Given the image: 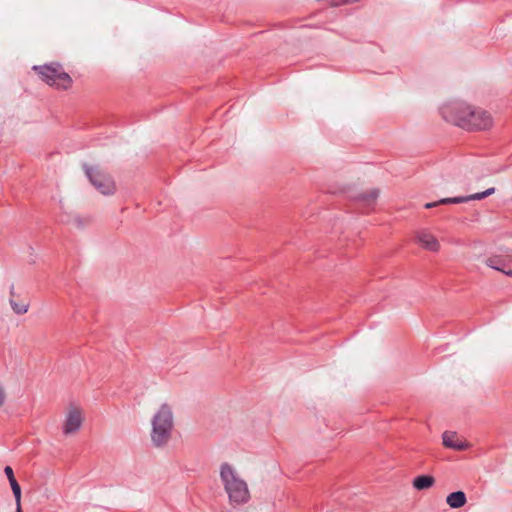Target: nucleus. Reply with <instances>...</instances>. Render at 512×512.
Listing matches in <instances>:
<instances>
[{"instance_id":"obj_1","label":"nucleus","mask_w":512,"mask_h":512,"mask_svg":"<svg viewBox=\"0 0 512 512\" xmlns=\"http://www.w3.org/2000/svg\"><path fill=\"white\" fill-rule=\"evenodd\" d=\"M220 478L232 504H245L250 499L247 483L241 479L231 465L223 463Z\"/></svg>"},{"instance_id":"obj_2","label":"nucleus","mask_w":512,"mask_h":512,"mask_svg":"<svg viewBox=\"0 0 512 512\" xmlns=\"http://www.w3.org/2000/svg\"><path fill=\"white\" fill-rule=\"evenodd\" d=\"M151 441L157 448L164 447L172 436L174 427L173 413L171 407L164 403L153 416Z\"/></svg>"},{"instance_id":"obj_3","label":"nucleus","mask_w":512,"mask_h":512,"mask_svg":"<svg viewBox=\"0 0 512 512\" xmlns=\"http://www.w3.org/2000/svg\"><path fill=\"white\" fill-rule=\"evenodd\" d=\"M33 70L42 81L56 89L67 90L72 85L71 76L64 71L63 66L58 62L33 66Z\"/></svg>"},{"instance_id":"obj_4","label":"nucleus","mask_w":512,"mask_h":512,"mask_svg":"<svg viewBox=\"0 0 512 512\" xmlns=\"http://www.w3.org/2000/svg\"><path fill=\"white\" fill-rule=\"evenodd\" d=\"M471 105L455 100L444 104L440 108L442 118L449 123H452L463 129V123L467 122L466 118L469 116Z\"/></svg>"},{"instance_id":"obj_5","label":"nucleus","mask_w":512,"mask_h":512,"mask_svg":"<svg viewBox=\"0 0 512 512\" xmlns=\"http://www.w3.org/2000/svg\"><path fill=\"white\" fill-rule=\"evenodd\" d=\"M86 176L91 184L102 194L110 195L115 192V183L110 175L101 171L98 167L83 165Z\"/></svg>"},{"instance_id":"obj_6","label":"nucleus","mask_w":512,"mask_h":512,"mask_svg":"<svg viewBox=\"0 0 512 512\" xmlns=\"http://www.w3.org/2000/svg\"><path fill=\"white\" fill-rule=\"evenodd\" d=\"M469 117L466 118L467 122L463 123V129L468 131H481L487 130L492 127L493 119L489 112L471 106Z\"/></svg>"},{"instance_id":"obj_7","label":"nucleus","mask_w":512,"mask_h":512,"mask_svg":"<svg viewBox=\"0 0 512 512\" xmlns=\"http://www.w3.org/2000/svg\"><path fill=\"white\" fill-rule=\"evenodd\" d=\"M495 193V188L494 187H491V188H488L487 190L483 191V192H479V193H475V194H471V195H468V196H457V197H450V198H443V199H440L439 201H436V202H429V203H426L424 205V207L426 209H431V208H434L438 205H443V204H461V203H467L469 201H472V200H482L492 194Z\"/></svg>"},{"instance_id":"obj_8","label":"nucleus","mask_w":512,"mask_h":512,"mask_svg":"<svg viewBox=\"0 0 512 512\" xmlns=\"http://www.w3.org/2000/svg\"><path fill=\"white\" fill-rule=\"evenodd\" d=\"M379 189L373 188L367 192L359 193L353 197L355 204L362 213H368L376 204Z\"/></svg>"},{"instance_id":"obj_9","label":"nucleus","mask_w":512,"mask_h":512,"mask_svg":"<svg viewBox=\"0 0 512 512\" xmlns=\"http://www.w3.org/2000/svg\"><path fill=\"white\" fill-rule=\"evenodd\" d=\"M82 424V415L80 410L72 409L66 416L64 425H63V433L68 435L76 432Z\"/></svg>"},{"instance_id":"obj_10","label":"nucleus","mask_w":512,"mask_h":512,"mask_svg":"<svg viewBox=\"0 0 512 512\" xmlns=\"http://www.w3.org/2000/svg\"><path fill=\"white\" fill-rule=\"evenodd\" d=\"M416 240L424 249L431 252H437L440 249L439 241L428 231H419L416 234Z\"/></svg>"},{"instance_id":"obj_11","label":"nucleus","mask_w":512,"mask_h":512,"mask_svg":"<svg viewBox=\"0 0 512 512\" xmlns=\"http://www.w3.org/2000/svg\"><path fill=\"white\" fill-rule=\"evenodd\" d=\"M443 445L457 451H464L469 447L467 442L459 440L456 432L445 431L442 435Z\"/></svg>"},{"instance_id":"obj_12","label":"nucleus","mask_w":512,"mask_h":512,"mask_svg":"<svg viewBox=\"0 0 512 512\" xmlns=\"http://www.w3.org/2000/svg\"><path fill=\"white\" fill-rule=\"evenodd\" d=\"M446 503L452 509L463 507L467 503L466 494L463 491H455L446 497Z\"/></svg>"},{"instance_id":"obj_13","label":"nucleus","mask_w":512,"mask_h":512,"mask_svg":"<svg viewBox=\"0 0 512 512\" xmlns=\"http://www.w3.org/2000/svg\"><path fill=\"white\" fill-rule=\"evenodd\" d=\"M485 263L488 267L495 269L497 271H500V272L504 273L505 275L512 277V270L505 269L506 262L501 256H498V255L491 256L486 259Z\"/></svg>"},{"instance_id":"obj_14","label":"nucleus","mask_w":512,"mask_h":512,"mask_svg":"<svg viewBox=\"0 0 512 512\" xmlns=\"http://www.w3.org/2000/svg\"><path fill=\"white\" fill-rule=\"evenodd\" d=\"M4 473L9 481L15 500L21 499V487L14 476L13 469L10 466H6Z\"/></svg>"},{"instance_id":"obj_15","label":"nucleus","mask_w":512,"mask_h":512,"mask_svg":"<svg viewBox=\"0 0 512 512\" xmlns=\"http://www.w3.org/2000/svg\"><path fill=\"white\" fill-rule=\"evenodd\" d=\"M435 483V479L431 475H419L414 478L413 486L417 490H425L432 487Z\"/></svg>"},{"instance_id":"obj_16","label":"nucleus","mask_w":512,"mask_h":512,"mask_svg":"<svg viewBox=\"0 0 512 512\" xmlns=\"http://www.w3.org/2000/svg\"><path fill=\"white\" fill-rule=\"evenodd\" d=\"M15 295V291H14V285L12 284L11 287H10V305L13 309V311L18 314V315H21V314H24L28 311V305L27 304H19L17 303L13 297Z\"/></svg>"},{"instance_id":"obj_17","label":"nucleus","mask_w":512,"mask_h":512,"mask_svg":"<svg viewBox=\"0 0 512 512\" xmlns=\"http://www.w3.org/2000/svg\"><path fill=\"white\" fill-rule=\"evenodd\" d=\"M6 393L4 388L0 385V407L5 403Z\"/></svg>"},{"instance_id":"obj_18","label":"nucleus","mask_w":512,"mask_h":512,"mask_svg":"<svg viewBox=\"0 0 512 512\" xmlns=\"http://www.w3.org/2000/svg\"><path fill=\"white\" fill-rule=\"evenodd\" d=\"M359 0H337L336 2H334L335 5H340V4H347V3H355V2H358Z\"/></svg>"},{"instance_id":"obj_19","label":"nucleus","mask_w":512,"mask_h":512,"mask_svg":"<svg viewBox=\"0 0 512 512\" xmlns=\"http://www.w3.org/2000/svg\"><path fill=\"white\" fill-rule=\"evenodd\" d=\"M16 502V512H23L21 508V499L15 500Z\"/></svg>"}]
</instances>
